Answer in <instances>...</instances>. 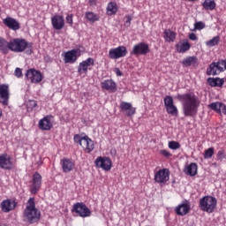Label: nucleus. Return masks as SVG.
Listing matches in <instances>:
<instances>
[{"instance_id":"obj_5","label":"nucleus","mask_w":226,"mask_h":226,"mask_svg":"<svg viewBox=\"0 0 226 226\" xmlns=\"http://www.w3.org/2000/svg\"><path fill=\"white\" fill-rule=\"evenodd\" d=\"M95 167L104 171H109L112 169V161L108 156H98L94 161Z\"/></svg>"},{"instance_id":"obj_44","label":"nucleus","mask_w":226,"mask_h":226,"mask_svg":"<svg viewBox=\"0 0 226 226\" xmlns=\"http://www.w3.org/2000/svg\"><path fill=\"white\" fill-rule=\"evenodd\" d=\"M160 154L162 155L164 158L170 159L172 157V154L166 150V149H162L160 150Z\"/></svg>"},{"instance_id":"obj_13","label":"nucleus","mask_w":226,"mask_h":226,"mask_svg":"<svg viewBox=\"0 0 226 226\" xmlns=\"http://www.w3.org/2000/svg\"><path fill=\"white\" fill-rule=\"evenodd\" d=\"M149 51L148 44L140 42L133 47L132 54H134V56H146Z\"/></svg>"},{"instance_id":"obj_43","label":"nucleus","mask_w":226,"mask_h":226,"mask_svg":"<svg viewBox=\"0 0 226 226\" xmlns=\"http://www.w3.org/2000/svg\"><path fill=\"white\" fill-rule=\"evenodd\" d=\"M84 136H80L79 134H75L73 137V140L76 144L79 145L81 147L83 143Z\"/></svg>"},{"instance_id":"obj_6","label":"nucleus","mask_w":226,"mask_h":226,"mask_svg":"<svg viewBox=\"0 0 226 226\" xmlns=\"http://www.w3.org/2000/svg\"><path fill=\"white\" fill-rule=\"evenodd\" d=\"M72 212L76 213L81 218H87L91 215L90 209L83 202H78L73 205Z\"/></svg>"},{"instance_id":"obj_47","label":"nucleus","mask_w":226,"mask_h":226,"mask_svg":"<svg viewBox=\"0 0 226 226\" xmlns=\"http://www.w3.org/2000/svg\"><path fill=\"white\" fill-rule=\"evenodd\" d=\"M194 27H195V29H198L200 31L201 29H205L206 26L202 21H200L194 25Z\"/></svg>"},{"instance_id":"obj_55","label":"nucleus","mask_w":226,"mask_h":226,"mask_svg":"<svg viewBox=\"0 0 226 226\" xmlns=\"http://www.w3.org/2000/svg\"><path fill=\"white\" fill-rule=\"evenodd\" d=\"M185 1L194 2V1H197V0H185Z\"/></svg>"},{"instance_id":"obj_48","label":"nucleus","mask_w":226,"mask_h":226,"mask_svg":"<svg viewBox=\"0 0 226 226\" xmlns=\"http://www.w3.org/2000/svg\"><path fill=\"white\" fill-rule=\"evenodd\" d=\"M66 22L69 24V26H71V27H72V25H73V15L72 14H68L66 16Z\"/></svg>"},{"instance_id":"obj_20","label":"nucleus","mask_w":226,"mask_h":226,"mask_svg":"<svg viewBox=\"0 0 226 226\" xmlns=\"http://www.w3.org/2000/svg\"><path fill=\"white\" fill-rule=\"evenodd\" d=\"M208 109L219 115L223 114L224 116H226V105L222 102H212L208 105Z\"/></svg>"},{"instance_id":"obj_16","label":"nucleus","mask_w":226,"mask_h":226,"mask_svg":"<svg viewBox=\"0 0 226 226\" xmlns=\"http://www.w3.org/2000/svg\"><path fill=\"white\" fill-rule=\"evenodd\" d=\"M94 61L93 58H87V60L81 62L78 67V73L83 75V73H87V70H91V66H94Z\"/></svg>"},{"instance_id":"obj_23","label":"nucleus","mask_w":226,"mask_h":226,"mask_svg":"<svg viewBox=\"0 0 226 226\" xmlns=\"http://www.w3.org/2000/svg\"><path fill=\"white\" fill-rule=\"evenodd\" d=\"M3 23L6 27H9V29H12V31H19V29H20L19 23L13 18L7 17L3 20Z\"/></svg>"},{"instance_id":"obj_53","label":"nucleus","mask_w":226,"mask_h":226,"mask_svg":"<svg viewBox=\"0 0 226 226\" xmlns=\"http://www.w3.org/2000/svg\"><path fill=\"white\" fill-rule=\"evenodd\" d=\"M110 154H111V155H113L114 157H116V155H117V150H116V149H111Z\"/></svg>"},{"instance_id":"obj_27","label":"nucleus","mask_w":226,"mask_h":226,"mask_svg":"<svg viewBox=\"0 0 226 226\" xmlns=\"http://www.w3.org/2000/svg\"><path fill=\"white\" fill-rule=\"evenodd\" d=\"M220 73H222V72L220 70V68L215 64V62L212 63L207 70V75L215 76V75H220Z\"/></svg>"},{"instance_id":"obj_26","label":"nucleus","mask_w":226,"mask_h":226,"mask_svg":"<svg viewBox=\"0 0 226 226\" xmlns=\"http://www.w3.org/2000/svg\"><path fill=\"white\" fill-rule=\"evenodd\" d=\"M225 83L224 79L221 78H208L207 84L211 86V87H222Z\"/></svg>"},{"instance_id":"obj_8","label":"nucleus","mask_w":226,"mask_h":226,"mask_svg":"<svg viewBox=\"0 0 226 226\" xmlns=\"http://www.w3.org/2000/svg\"><path fill=\"white\" fill-rule=\"evenodd\" d=\"M26 77L28 79V80H31L32 84H39L41 82V80H43V75L41 72L35 69L27 70Z\"/></svg>"},{"instance_id":"obj_2","label":"nucleus","mask_w":226,"mask_h":226,"mask_svg":"<svg viewBox=\"0 0 226 226\" xmlns=\"http://www.w3.org/2000/svg\"><path fill=\"white\" fill-rule=\"evenodd\" d=\"M24 218L26 219L29 224H34L41 220V212L35 207L34 198H30L27 200L26 207L24 210Z\"/></svg>"},{"instance_id":"obj_31","label":"nucleus","mask_w":226,"mask_h":226,"mask_svg":"<svg viewBox=\"0 0 226 226\" xmlns=\"http://www.w3.org/2000/svg\"><path fill=\"white\" fill-rule=\"evenodd\" d=\"M163 34H164L163 35L164 40H166L169 43L176 40L177 34L175 32L170 31V29L165 30Z\"/></svg>"},{"instance_id":"obj_54","label":"nucleus","mask_w":226,"mask_h":226,"mask_svg":"<svg viewBox=\"0 0 226 226\" xmlns=\"http://www.w3.org/2000/svg\"><path fill=\"white\" fill-rule=\"evenodd\" d=\"M96 2H97V0H89L90 5H95Z\"/></svg>"},{"instance_id":"obj_29","label":"nucleus","mask_w":226,"mask_h":226,"mask_svg":"<svg viewBox=\"0 0 226 226\" xmlns=\"http://www.w3.org/2000/svg\"><path fill=\"white\" fill-rule=\"evenodd\" d=\"M0 50L3 54H8L10 50V42L0 37Z\"/></svg>"},{"instance_id":"obj_37","label":"nucleus","mask_w":226,"mask_h":226,"mask_svg":"<svg viewBox=\"0 0 226 226\" xmlns=\"http://www.w3.org/2000/svg\"><path fill=\"white\" fill-rule=\"evenodd\" d=\"M79 49H72L62 54L63 57H77Z\"/></svg>"},{"instance_id":"obj_56","label":"nucleus","mask_w":226,"mask_h":226,"mask_svg":"<svg viewBox=\"0 0 226 226\" xmlns=\"http://www.w3.org/2000/svg\"><path fill=\"white\" fill-rule=\"evenodd\" d=\"M0 117H1V113H0Z\"/></svg>"},{"instance_id":"obj_32","label":"nucleus","mask_w":226,"mask_h":226,"mask_svg":"<svg viewBox=\"0 0 226 226\" xmlns=\"http://www.w3.org/2000/svg\"><path fill=\"white\" fill-rule=\"evenodd\" d=\"M202 6L207 11H213L216 7V3L215 2V0H205L202 4Z\"/></svg>"},{"instance_id":"obj_4","label":"nucleus","mask_w":226,"mask_h":226,"mask_svg":"<svg viewBox=\"0 0 226 226\" xmlns=\"http://www.w3.org/2000/svg\"><path fill=\"white\" fill-rule=\"evenodd\" d=\"M32 43L25 39L16 38L10 41V50L12 52H24L26 49H32Z\"/></svg>"},{"instance_id":"obj_1","label":"nucleus","mask_w":226,"mask_h":226,"mask_svg":"<svg viewBox=\"0 0 226 226\" xmlns=\"http://www.w3.org/2000/svg\"><path fill=\"white\" fill-rule=\"evenodd\" d=\"M179 102H183V111L186 117H194L198 115L200 101L199 97L192 92L184 94H179L177 96Z\"/></svg>"},{"instance_id":"obj_28","label":"nucleus","mask_w":226,"mask_h":226,"mask_svg":"<svg viewBox=\"0 0 226 226\" xmlns=\"http://www.w3.org/2000/svg\"><path fill=\"white\" fill-rule=\"evenodd\" d=\"M118 11V7L116 2H110L107 5V15L111 17L112 15H116Z\"/></svg>"},{"instance_id":"obj_19","label":"nucleus","mask_w":226,"mask_h":226,"mask_svg":"<svg viewBox=\"0 0 226 226\" xmlns=\"http://www.w3.org/2000/svg\"><path fill=\"white\" fill-rule=\"evenodd\" d=\"M16 207V201L11 199L4 200L1 203V209L4 213H10L11 211H13Z\"/></svg>"},{"instance_id":"obj_35","label":"nucleus","mask_w":226,"mask_h":226,"mask_svg":"<svg viewBox=\"0 0 226 226\" xmlns=\"http://www.w3.org/2000/svg\"><path fill=\"white\" fill-rule=\"evenodd\" d=\"M166 109L169 115H171L173 117H177L178 109L175 104L167 107Z\"/></svg>"},{"instance_id":"obj_15","label":"nucleus","mask_w":226,"mask_h":226,"mask_svg":"<svg viewBox=\"0 0 226 226\" xmlns=\"http://www.w3.org/2000/svg\"><path fill=\"white\" fill-rule=\"evenodd\" d=\"M128 50L125 46H119L117 48L111 49L109 50V57H125L127 56Z\"/></svg>"},{"instance_id":"obj_21","label":"nucleus","mask_w":226,"mask_h":226,"mask_svg":"<svg viewBox=\"0 0 226 226\" xmlns=\"http://www.w3.org/2000/svg\"><path fill=\"white\" fill-rule=\"evenodd\" d=\"M80 147L87 154H90L94 150V143L87 135L84 136V139H83Z\"/></svg>"},{"instance_id":"obj_7","label":"nucleus","mask_w":226,"mask_h":226,"mask_svg":"<svg viewBox=\"0 0 226 226\" xmlns=\"http://www.w3.org/2000/svg\"><path fill=\"white\" fill-rule=\"evenodd\" d=\"M170 180V170L169 169L159 170L154 174V181L156 184L164 185Z\"/></svg>"},{"instance_id":"obj_30","label":"nucleus","mask_w":226,"mask_h":226,"mask_svg":"<svg viewBox=\"0 0 226 226\" xmlns=\"http://www.w3.org/2000/svg\"><path fill=\"white\" fill-rule=\"evenodd\" d=\"M190 49H191V45L188 42V41H185L184 42H179L177 45V52L184 53V52H186L187 50H190Z\"/></svg>"},{"instance_id":"obj_9","label":"nucleus","mask_w":226,"mask_h":226,"mask_svg":"<svg viewBox=\"0 0 226 226\" xmlns=\"http://www.w3.org/2000/svg\"><path fill=\"white\" fill-rule=\"evenodd\" d=\"M54 117L48 115L41 118L38 124V127L41 131L49 132L53 128Z\"/></svg>"},{"instance_id":"obj_11","label":"nucleus","mask_w":226,"mask_h":226,"mask_svg":"<svg viewBox=\"0 0 226 226\" xmlns=\"http://www.w3.org/2000/svg\"><path fill=\"white\" fill-rule=\"evenodd\" d=\"M41 176L39 172H34L33 175L31 193L36 195L41 187Z\"/></svg>"},{"instance_id":"obj_33","label":"nucleus","mask_w":226,"mask_h":226,"mask_svg":"<svg viewBox=\"0 0 226 226\" xmlns=\"http://www.w3.org/2000/svg\"><path fill=\"white\" fill-rule=\"evenodd\" d=\"M86 19H88L89 22H92V23L98 22V20H100V17L93 11H87Z\"/></svg>"},{"instance_id":"obj_18","label":"nucleus","mask_w":226,"mask_h":226,"mask_svg":"<svg viewBox=\"0 0 226 226\" xmlns=\"http://www.w3.org/2000/svg\"><path fill=\"white\" fill-rule=\"evenodd\" d=\"M120 109L123 113H125V116L132 117L136 113V109L132 107V103L122 102L120 104Z\"/></svg>"},{"instance_id":"obj_41","label":"nucleus","mask_w":226,"mask_h":226,"mask_svg":"<svg viewBox=\"0 0 226 226\" xmlns=\"http://www.w3.org/2000/svg\"><path fill=\"white\" fill-rule=\"evenodd\" d=\"M217 67L219 68V70H221V72H225L226 70V60H220L218 62H215Z\"/></svg>"},{"instance_id":"obj_38","label":"nucleus","mask_w":226,"mask_h":226,"mask_svg":"<svg viewBox=\"0 0 226 226\" xmlns=\"http://www.w3.org/2000/svg\"><path fill=\"white\" fill-rule=\"evenodd\" d=\"M180 147H181V145L177 141L173 140L169 142V148L171 150H178L180 149Z\"/></svg>"},{"instance_id":"obj_10","label":"nucleus","mask_w":226,"mask_h":226,"mask_svg":"<svg viewBox=\"0 0 226 226\" xmlns=\"http://www.w3.org/2000/svg\"><path fill=\"white\" fill-rule=\"evenodd\" d=\"M10 100V88L7 84L0 85V103L3 106H8Z\"/></svg>"},{"instance_id":"obj_42","label":"nucleus","mask_w":226,"mask_h":226,"mask_svg":"<svg viewBox=\"0 0 226 226\" xmlns=\"http://www.w3.org/2000/svg\"><path fill=\"white\" fill-rule=\"evenodd\" d=\"M38 104L37 102L34 100H30L27 104L28 111H33L35 108H37Z\"/></svg>"},{"instance_id":"obj_46","label":"nucleus","mask_w":226,"mask_h":226,"mask_svg":"<svg viewBox=\"0 0 226 226\" xmlns=\"http://www.w3.org/2000/svg\"><path fill=\"white\" fill-rule=\"evenodd\" d=\"M226 154H225V150H220L217 154V159L219 161H222L223 159H225Z\"/></svg>"},{"instance_id":"obj_22","label":"nucleus","mask_w":226,"mask_h":226,"mask_svg":"<svg viewBox=\"0 0 226 226\" xmlns=\"http://www.w3.org/2000/svg\"><path fill=\"white\" fill-rule=\"evenodd\" d=\"M0 168L5 170H11L12 169V162L11 157L6 154L0 155Z\"/></svg>"},{"instance_id":"obj_49","label":"nucleus","mask_w":226,"mask_h":226,"mask_svg":"<svg viewBox=\"0 0 226 226\" xmlns=\"http://www.w3.org/2000/svg\"><path fill=\"white\" fill-rule=\"evenodd\" d=\"M64 61L65 64H67L68 63L72 64L73 63H75V61H77V57H75V58H73V57H64Z\"/></svg>"},{"instance_id":"obj_34","label":"nucleus","mask_w":226,"mask_h":226,"mask_svg":"<svg viewBox=\"0 0 226 226\" xmlns=\"http://www.w3.org/2000/svg\"><path fill=\"white\" fill-rule=\"evenodd\" d=\"M220 40H221L220 36L217 35V36L214 37L213 39L207 41L206 42V45L207 47H215V45H218L220 43Z\"/></svg>"},{"instance_id":"obj_17","label":"nucleus","mask_w":226,"mask_h":226,"mask_svg":"<svg viewBox=\"0 0 226 226\" xmlns=\"http://www.w3.org/2000/svg\"><path fill=\"white\" fill-rule=\"evenodd\" d=\"M51 24L53 29H56V31H61V29H64V19L61 15H55L51 18Z\"/></svg>"},{"instance_id":"obj_52","label":"nucleus","mask_w":226,"mask_h":226,"mask_svg":"<svg viewBox=\"0 0 226 226\" xmlns=\"http://www.w3.org/2000/svg\"><path fill=\"white\" fill-rule=\"evenodd\" d=\"M115 72H116V75H117V77H122L123 73L121 72V71L118 68H116Z\"/></svg>"},{"instance_id":"obj_39","label":"nucleus","mask_w":226,"mask_h":226,"mask_svg":"<svg viewBox=\"0 0 226 226\" xmlns=\"http://www.w3.org/2000/svg\"><path fill=\"white\" fill-rule=\"evenodd\" d=\"M197 62L196 57H189L183 61L184 66H191V64H194Z\"/></svg>"},{"instance_id":"obj_36","label":"nucleus","mask_w":226,"mask_h":226,"mask_svg":"<svg viewBox=\"0 0 226 226\" xmlns=\"http://www.w3.org/2000/svg\"><path fill=\"white\" fill-rule=\"evenodd\" d=\"M214 154H215V147H209L207 150H205L204 158L205 160L212 159Z\"/></svg>"},{"instance_id":"obj_51","label":"nucleus","mask_w":226,"mask_h":226,"mask_svg":"<svg viewBox=\"0 0 226 226\" xmlns=\"http://www.w3.org/2000/svg\"><path fill=\"white\" fill-rule=\"evenodd\" d=\"M189 39L192 40V41H195V40H198V37L194 33H192L189 34Z\"/></svg>"},{"instance_id":"obj_14","label":"nucleus","mask_w":226,"mask_h":226,"mask_svg":"<svg viewBox=\"0 0 226 226\" xmlns=\"http://www.w3.org/2000/svg\"><path fill=\"white\" fill-rule=\"evenodd\" d=\"M63 172L67 174L73 171L75 169V162L69 158H64L60 162Z\"/></svg>"},{"instance_id":"obj_12","label":"nucleus","mask_w":226,"mask_h":226,"mask_svg":"<svg viewBox=\"0 0 226 226\" xmlns=\"http://www.w3.org/2000/svg\"><path fill=\"white\" fill-rule=\"evenodd\" d=\"M190 210L191 203L188 200H185L176 207L175 212L178 216H185L190 213Z\"/></svg>"},{"instance_id":"obj_25","label":"nucleus","mask_w":226,"mask_h":226,"mask_svg":"<svg viewBox=\"0 0 226 226\" xmlns=\"http://www.w3.org/2000/svg\"><path fill=\"white\" fill-rule=\"evenodd\" d=\"M184 172L190 176V177H195L198 173V165L195 162H192L189 165H187L184 170Z\"/></svg>"},{"instance_id":"obj_24","label":"nucleus","mask_w":226,"mask_h":226,"mask_svg":"<svg viewBox=\"0 0 226 226\" xmlns=\"http://www.w3.org/2000/svg\"><path fill=\"white\" fill-rule=\"evenodd\" d=\"M102 87L110 93H116L117 91V84L112 79H106L102 82Z\"/></svg>"},{"instance_id":"obj_50","label":"nucleus","mask_w":226,"mask_h":226,"mask_svg":"<svg viewBox=\"0 0 226 226\" xmlns=\"http://www.w3.org/2000/svg\"><path fill=\"white\" fill-rule=\"evenodd\" d=\"M15 76L18 79H20V77H23L22 70L20 68H19V67L16 68V70H15Z\"/></svg>"},{"instance_id":"obj_3","label":"nucleus","mask_w":226,"mask_h":226,"mask_svg":"<svg viewBox=\"0 0 226 226\" xmlns=\"http://www.w3.org/2000/svg\"><path fill=\"white\" fill-rule=\"evenodd\" d=\"M217 206V200L213 196H204L200 200V208L203 212L213 214Z\"/></svg>"},{"instance_id":"obj_40","label":"nucleus","mask_w":226,"mask_h":226,"mask_svg":"<svg viewBox=\"0 0 226 226\" xmlns=\"http://www.w3.org/2000/svg\"><path fill=\"white\" fill-rule=\"evenodd\" d=\"M164 104H165L166 109L168 107H170V106L174 105V100H173L172 96L167 95L164 98Z\"/></svg>"},{"instance_id":"obj_45","label":"nucleus","mask_w":226,"mask_h":226,"mask_svg":"<svg viewBox=\"0 0 226 226\" xmlns=\"http://www.w3.org/2000/svg\"><path fill=\"white\" fill-rule=\"evenodd\" d=\"M125 19H126V20H125L124 26V27H130L131 22L132 20V17L130 15H127V16H125Z\"/></svg>"}]
</instances>
